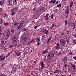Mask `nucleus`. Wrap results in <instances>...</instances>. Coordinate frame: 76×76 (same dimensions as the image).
<instances>
[{
  "instance_id": "f257e3e1",
  "label": "nucleus",
  "mask_w": 76,
  "mask_h": 76,
  "mask_svg": "<svg viewBox=\"0 0 76 76\" xmlns=\"http://www.w3.org/2000/svg\"><path fill=\"white\" fill-rule=\"evenodd\" d=\"M66 41L63 39H61L60 40V43L62 46H65L66 44Z\"/></svg>"
},
{
  "instance_id": "f03ea898",
  "label": "nucleus",
  "mask_w": 76,
  "mask_h": 76,
  "mask_svg": "<svg viewBox=\"0 0 76 76\" xmlns=\"http://www.w3.org/2000/svg\"><path fill=\"white\" fill-rule=\"evenodd\" d=\"M24 23V21H22L21 23V24L20 25H19L17 28V29L18 30V29L21 28L23 25V24Z\"/></svg>"
},
{
  "instance_id": "7ed1b4c3",
  "label": "nucleus",
  "mask_w": 76,
  "mask_h": 76,
  "mask_svg": "<svg viewBox=\"0 0 76 76\" xmlns=\"http://www.w3.org/2000/svg\"><path fill=\"white\" fill-rule=\"evenodd\" d=\"M61 72V71L59 69H57L55 70L54 72L55 74H59Z\"/></svg>"
},
{
  "instance_id": "20e7f679",
  "label": "nucleus",
  "mask_w": 76,
  "mask_h": 76,
  "mask_svg": "<svg viewBox=\"0 0 76 76\" xmlns=\"http://www.w3.org/2000/svg\"><path fill=\"white\" fill-rule=\"evenodd\" d=\"M12 43H14V42H15V41H16V36H15L14 37H13L12 38Z\"/></svg>"
},
{
  "instance_id": "39448f33",
  "label": "nucleus",
  "mask_w": 76,
  "mask_h": 76,
  "mask_svg": "<svg viewBox=\"0 0 76 76\" xmlns=\"http://www.w3.org/2000/svg\"><path fill=\"white\" fill-rule=\"evenodd\" d=\"M40 32H45V34H47L48 33V31H47L45 29H43L42 30L40 31Z\"/></svg>"
},
{
  "instance_id": "423d86ee",
  "label": "nucleus",
  "mask_w": 76,
  "mask_h": 76,
  "mask_svg": "<svg viewBox=\"0 0 76 76\" xmlns=\"http://www.w3.org/2000/svg\"><path fill=\"white\" fill-rule=\"evenodd\" d=\"M4 37L5 38L7 39H9L10 37V36L7 35V34H4Z\"/></svg>"
},
{
  "instance_id": "0eeeda50",
  "label": "nucleus",
  "mask_w": 76,
  "mask_h": 76,
  "mask_svg": "<svg viewBox=\"0 0 76 76\" xmlns=\"http://www.w3.org/2000/svg\"><path fill=\"white\" fill-rule=\"evenodd\" d=\"M18 23L16 22V21H15L13 23V26L14 27H16L17 26Z\"/></svg>"
},
{
  "instance_id": "6e6552de",
  "label": "nucleus",
  "mask_w": 76,
  "mask_h": 76,
  "mask_svg": "<svg viewBox=\"0 0 76 76\" xmlns=\"http://www.w3.org/2000/svg\"><path fill=\"white\" fill-rule=\"evenodd\" d=\"M18 8L15 7V8H14L12 10H11V12H16L17 11H18Z\"/></svg>"
},
{
  "instance_id": "1a4fd4ad",
  "label": "nucleus",
  "mask_w": 76,
  "mask_h": 76,
  "mask_svg": "<svg viewBox=\"0 0 76 76\" xmlns=\"http://www.w3.org/2000/svg\"><path fill=\"white\" fill-rule=\"evenodd\" d=\"M21 54V52H20L18 53H15L16 56H19Z\"/></svg>"
},
{
  "instance_id": "9d476101",
  "label": "nucleus",
  "mask_w": 76,
  "mask_h": 76,
  "mask_svg": "<svg viewBox=\"0 0 76 76\" xmlns=\"http://www.w3.org/2000/svg\"><path fill=\"white\" fill-rule=\"evenodd\" d=\"M62 61L63 62H66L67 61V59L66 57H64L62 58Z\"/></svg>"
},
{
  "instance_id": "9b49d317",
  "label": "nucleus",
  "mask_w": 76,
  "mask_h": 76,
  "mask_svg": "<svg viewBox=\"0 0 76 76\" xmlns=\"http://www.w3.org/2000/svg\"><path fill=\"white\" fill-rule=\"evenodd\" d=\"M4 3V0H1L0 1V5H2Z\"/></svg>"
},
{
  "instance_id": "f8f14e48",
  "label": "nucleus",
  "mask_w": 76,
  "mask_h": 76,
  "mask_svg": "<svg viewBox=\"0 0 76 76\" xmlns=\"http://www.w3.org/2000/svg\"><path fill=\"white\" fill-rule=\"evenodd\" d=\"M0 24L1 25H2L3 24V18H1L0 19Z\"/></svg>"
},
{
  "instance_id": "ddd939ff",
  "label": "nucleus",
  "mask_w": 76,
  "mask_h": 76,
  "mask_svg": "<svg viewBox=\"0 0 76 76\" xmlns=\"http://www.w3.org/2000/svg\"><path fill=\"white\" fill-rule=\"evenodd\" d=\"M40 64L42 68H43L44 66L43 62V61H42L41 62Z\"/></svg>"
},
{
  "instance_id": "4468645a",
  "label": "nucleus",
  "mask_w": 76,
  "mask_h": 76,
  "mask_svg": "<svg viewBox=\"0 0 76 76\" xmlns=\"http://www.w3.org/2000/svg\"><path fill=\"white\" fill-rule=\"evenodd\" d=\"M54 53L53 52H52V53L51 54V56L50 57V58L49 59V60H50V58H53L54 56Z\"/></svg>"
},
{
  "instance_id": "2eb2a0df",
  "label": "nucleus",
  "mask_w": 76,
  "mask_h": 76,
  "mask_svg": "<svg viewBox=\"0 0 76 76\" xmlns=\"http://www.w3.org/2000/svg\"><path fill=\"white\" fill-rule=\"evenodd\" d=\"M9 3L10 4H12L13 3L12 0H9Z\"/></svg>"
},
{
  "instance_id": "dca6fc26",
  "label": "nucleus",
  "mask_w": 76,
  "mask_h": 76,
  "mask_svg": "<svg viewBox=\"0 0 76 76\" xmlns=\"http://www.w3.org/2000/svg\"><path fill=\"white\" fill-rule=\"evenodd\" d=\"M60 45V44L58 43H57V46L56 47V48H55L56 50H57V48H58V47H59Z\"/></svg>"
},
{
  "instance_id": "f3484780",
  "label": "nucleus",
  "mask_w": 76,
  "mask_h": 76,
  "mask_svg": "<svg viewBox=\"0 0 76 76\" xmlns=\"http://www.w3.org/2000/svg\"><path fill=\"white\" fill-rule=\"evenodd\" d=\"M40 39V37H39L36 39V41L37 42H39Z\"/></svg>"
},
{
  "instance_id": "a211bd4d",
  "label": "nucleus",
  "mask_w": 76,
  "mask_h": 76,
  "mask_svg": "<svg viewBox=\"0 0 76 76\" xmlns=\"http://www.w3.org/2000/svg\"><path fill=\"white\" fill-rule=\"evenodd\" d=\"M73 28H76V20H75V24L73 26Z\"/></svg>"
},
{
  "instance_id": "6ab92c4d",
  "label": "nucleus",
  "mask_w": 76,
  "mask_h": 76,
  "mask_svg": "<svg viewBox=\"0 0 76 76\" xmlns=\"http://www.w3.org/2000/svg\"><path fill=\"white\" fill-rule=\"evenodd\" d=\"M47 51H48V49H46L44 51L43 53V54H44V55L45 54Z\"/></svg>"
},
{
  "instance_id": "aec40b11",
  "label": "nucleus",
  "mask_w": 76,
  "mask_h": 76,
  "mask_svg": "<svg viewBox=\"0 0 76 76\" xmlns=\"http://www.w3.org/2000/svg\"><path fill=\"white\" fill-rule=\"evenodd\" d=\"M4 38H2L1 39V42L3 44H4Z\"/></svg>"
},
{
  "instance_id": "412c9836",
  "label": "nucleus",
  "mask_w": 76,
  "mask_h": 76,
  "mask_svg": "<svg viewBox=\"0 0 76 76\" xmlns=\"http://www.w3.org/2000/svg\"><path fill=\"white\" fill-rule=\"evenodd\" d=\"M73 2L72 1L71 2L70 5V7L71 8L73 6Z\"/></svg>"
},
{
  "instance_id": "4be33fe9",
  "label": "nucleus",
  "mask_w": 76,
  "mask_h": 76,
  "mask_svg": "<svg viewBox=\"0 0 76 76\" xmlns=\"http://www.w3.org/2000/svg\"><path fill=\"white\" fill-rule=\"evenodd\" d=\"M42 0H35V1L36 3H37V2L39 3L40 2L42 1Z\"/></svg>"
},
{
  "instance_id": "5701e85b",
  "label": "nucleus",
  "mask_w": 76,
  "mask_h": 76,
  "mask_svg": "<svg viewBox=\"0 0 76 76\" xmlns=\"http://www.w3.org/2000/svg\"><path fill=\"white\" fill-rule=\"evenodd\" d=\"M72 68H73V69L74 70H75L76 69V67L75 66V65H73L72 66Z\"/></svg>"
},
{
  "instance_id": "b1692460",
  "label": "nucleus",
  "mask_w": 76,
  "mask_h": 76,
  "mask_svg": "<svg viewBox=\"0 0 76 76\" xmlns=\"http://www.w3.org/2000/svg\"><path fill=\"white\" fill-rule=\"evenodd\" d=\"M69 11H70L69 10V9H67V10H66V14H69Z\"/></svg>"
},
{
  "instance_id": "393cba45",
  "label": "nucleus",
  "mask_w": 76,
  "mask_h": 76,
  "mask_svg": "<svg viewBox=\"0 0 76 76\" xmlns=\"http://www.w3.org/2000/svg\"><path fill=\"white\" fill-rule=\"evenodd\" d=\"M3 24H4V25H5V26H8V25H9V24H8V23H5L4 22L3 23Z\"/></svg>"
},
{
  "instance_id": "a878e982",
  "label": "nucleus",
  "mask_w": 76,
  "mask_h": 76,
  "mask_svg": "<svg viewBox=\"0 0 76 76\" xmlns=\"http://www.w3.org/2000/svg\"><path fill=\"white\" fill-rule=\"evenodd\" d=\"M9 48H12L13 47V45H10L9 46Z\"/></svg>"
},
{
  "instance_id": "bb28decb",
  "label": "nucleus",
  "mask_w": 76,
  "mask_h": 76,
  "mask_svg": "<svg viewBox=\"0 0 76 76\" xmlns=\"http://www.w3.org/2000/svg\"><path fill=\"white\" fill-rule=\"evenodd\" d=\"M54 27V25L53 24H52L51 26V27L50 29H52Z\"/></svg>"
},
{
  "instance_id": "cd10ccee",
  "label": "nucleus",
  "mask_w": 76,
  "mask_h": 76,
  "mask_svg": "<svg viewBox=\"0 0 76 76\" xmlns=\"http://www.w3.org/2000/svg\"><path fill=\"white\" fill-rule=\"evenodd\" d=\"M7 34L8 35L10 36V31H8L7 33Z\"/></svg>"
},
{
  "instance_id": "c85d7f7f",
  "label": "nucleus",
  "mask_w": 76,
  "mask_h": 76,
  "mask_svg": "<svg viewBox=\"0 0 76 76\" xmlns=\"http://www.w3.org/2000/svg\"><path fill=\"white\" fill-rule=\"evenodd\" d=\"M39 12H39V10H37L36 11V14H39Z\"/></svg>"
},
{
  "instance_id": "c756f323",
  "label": "nucleus",
  "mask_w": 76,
  "mask_h": 76,
  "mask_svg": "<svg viewBox=\"0 0 76 76\" xmlns=\"http://www.w3.org/2000/svg\"><path fill=\"white\" fill-rule=\"evenodd\" d=\"M66 42H67V43H69L70 42V41L68 39H67L66 40Z\"/></svg>"
},
{
  "instance_id": "7c9ffc66",
  "label": "nucleus",
  "mask_w": 76,
  "mask_h": 76,
  "mask_svg": "<svg viewBox=\"0 0 76 76\" xmlns=\"http://www.w3.org/2000/svg\"><path fill=\"white\" fill-rule=\"evenodd\" d=\"M68 22L67 20H66L65 21V24L66 25L67 24H68Z\"/></svg>"
},
{
  "instance_id": "2f4dec72",
  "label": "nucleus",
  "mask_w": 76,
  "mask_h": 76,
  "mask_svg": "<svg viewBox=\"0 0 76 76\" xmlns=\"http://www.w3.org/2000/svg\"><path fill=\"white\" fill-rule=\"evenodd\" d=\"M52 4H54L56 2V1L55 0H52Z\"/></svg>"
},
{
  "instance_id": "473e14b6",
  "label": "nucleus",
  "mask_w": 76,
  "mask_h": 76,
  "mask_svg": "<svg viewBox=\"0 0 76 76\" xmlns=\"http://www.w3.org/2000/svg\"><path fill=\"white\" fill-rule=\"evenodd\" d=\"M72 36H73L75 38H76V34H72Z\"/></svg>"
},
{
  "instance_id": "72a5a7b5",
  "label": "nucleus",
  "mask_w": 76,
  "mask_h": 76,
  "mask_svg": "<svg viewBox=\"0 0 76 76\" xmlns=\"http://www.w3.org/2000/svg\"><path fill=\"white\" fill-rule=\"evenodd\" d=\"M73 43H75V44H76V40H73Z\"/></svg>"
},
{
  "instance_id": "f704fd0d",
  "label": "nucleus",
  "mask_w": 76,
  "mask_h": 76,
  "mask_svg": "<svg viewBox=\"0 0 76 76\" xmlns=\"http://www.w3.org/2000/svg\"><path fill=\"white\" fill-rule=\"evenodd\" d=\"M5 66V63H3L2 64V67H4Z\"/></svg>"
},
{
  "instance_id": "c9c22d12",
  "label": "nucleus",
  "mask_w": 76,
  "mask_h": 76,
  "mask_svg": "<svg viewBox=\"0 0 76 76\" xmlns=\"http://www.w3.org/2000/svg\"><path fill=\"white\" fill-rule=\"evenodd\" d=\"M16 1V0H13V3L14 4L15 3Z\"/></svg>"
},
{
  "instance_id": "e433bc0d",
  "label": "nucleus",
  "mask_w": 76,
  "mask_h": 76,
  "mask_svg": "<svg viewBox=\"0 0 76 76\" xmlns=\"http://www.w3.org/2000/svg\"><path fill=\"white\" fill-rule=\"evenodd\" d=\"M45 38V36H42V39H44V38Z\"/></svg>"
},
{
  "instance_id": "4c0bfd02",
  "label": "nucleus",
  "mask_w": 76,
  "mask_h": 76,
  "mask_svg": "<svg viewBox=\"0 0 76 76\" xmlns=\"http://www.w3.org/2000/svg\"><path fill=\"white\" fill-rule=\"evenodd\" d=\"M52 39V38L50 37V38H49V39H48V41H51V39Z\"/></svg>"
},
{
  "instance_id": "58836bf2",
  "label": "nucleus",
  "mask_w": 76,
  "mask_h": 76,
  "mask_svg": "<svg viewBox=\"0 0 76 76\" xmlns=\"http://www.w3.org/2000/svg\"><path fill=\"white\" fill-rule=\"evenodd\" d=\"M4 57L2 58H0V60L1 61H3V60H4Z\"/></svg>"
},
{
  "instance_id": "ea45409f",
  "label": "nucleus",
  "mask_w": 76,
  "mask_h": 76,
  "mask_svg": "<svg viewBox=\"0 0 76 76\" xmlns=\"http://www.w3.org/2000/svg\"><path fill=\"white\" fill-rule=\"evenodd\" d=\"M0 76H6V75H3L2 74H0Z\"/></svg>"
},
{
  "instance_id": "a19ab883",
  "label": "nucleus",
  "mask_w": 76,
  "mask_h": 76,
  "mask_svg": "<svg viewBox=\"0 0 76 76\" xmlns=\"http://www.w3.org/2000/svg\"><path fill=\"white\" fill-rule=\"evenodd\" d=\"M49 17H47V18H45V19L46 20H48L49 19Z\"/></svg>"
},
{
  "instance_id": "79ce46f5",
  "label": "nucleus",
  "mask_w": 76,
  "mask_h": 76,
  "mask_svg": "<svg viewBox=\"0 0 76 76\" xmlns=\"http://www.w3.org/2000/svg\"><path fill=\"white\" fill-rule=\"evenodd\" d=\"M69 32H70V31H69H69H67V34H68V35H69Z\"/></svg>"
},
{
  "instance_id": "37998d69",
  "label": "nucleus",
  "mask_w": 76,
  "mask_h": 76,
  "mask_svg": "<svg viewBox=\"0 0 76 76\" xmlns=\"http://www.w3.org/2000/svg\"><path fill=\"white\" fill-rule=\"evenodd\" d=\"M3 55L2 54H1L0 56V59L1 58H2V57H3Z\"/></svg>"
},
{
  "instance_id": "c03bdc74",
  "label": "nucleus",
  "mask_w": 76,
  "mask_h": 76,
  "mask_svg": "<svg viewBox=\"0 0 76 76\" xmlns=\"http://www.w3.org/2000/svg\"><path fill=\"white\" fill-rule=\"evenodd\" d=\"M49 14L48 13V14H47L46 15V16H45V17L46 18L47 17H48V15H49Z\"/></svg>"
},
{
  "instance_id": "a18cd8bd",
  "label": "nucleus",
  "mask_w": 76,
  "mask_h": 76,
  "mask_svg": "<svg viewBox=\"0 0 76 76\" xmlns=\"http://www.w3.org/2000/svg\"><path fill=\"white\" fill-rule=\"evenodd\" d=\"M1 32V26H0V32Z\"/></svg>"
},
{
  "instance_id": "49530a36",
  "label": "nucleus",
  "mask_w": 76,
  "mask_h": 76,
  "mask_svg": "<svg viewBox=\"0 0 76 76\" xmlns=\"http://www.w3.org/2000/svg\"><path fill=\"white\" fill-rule=\"evenodd\" d=\"M54 16V15L53 14H52L51 15V18H53Z\"/></svg>"
},
{
  "instance_id": "de8ad7c7",
  "label": "nucleus",
  "mask_w": 76,
  "mask_h": 76,
  "mask_svg": "<svg viewBox=\"0 0 76 76\" xmlns=\"http://www.w3.org/2000/svg\"><path fill=\"white\" fill-rule=\"evenodd\" d=\"M13 72H16V70L13 69Z\"/></svg>"
},
{
  "instance_id": "09e8293b",
  "label": "nucleus",
  "mask_w": 76,
  "mask_h": 76,
  "mask_svg": "<svg viewBox=\"0 0 76 76\" xmlns=\"http://www.w3.org/2000/svg\"><path fill=\"white\" fill-rule=\"evenodd\" d=\"M33 11H35L36 10V8H34L33 9Z\"/></svg>"
},
{
  "instance_id": "8fccbe9b",
  "label": "nucleus",
  "mask_w": 76,
  "mask_h": 76,
  "mask_svg": "<svg viewBox=\"0 0 76 76\" xmlns=\"http://www.w3.org/2000/svg\"><path fill=\"white\" fill-rule=\"evenodd\" d=\"M14 32H15V31L14 30H12L11 31V32H12V33H14Z\"/></svg>"
},
{
  "instance_id": "3c124183",
  "label": "nucleus",
  "mask_w": 76,
  "mask_h": 76,
  "mask_svg": "<svg viewBox=\"0 0 76 76\" xmlns=\"http://www.w3.org/2000/svg\"><path fill=\"white\" fill-rule=\"evenodd\" d=\"M10 53H9L7 55V57H9V56H10Z\"/></svg>"
},
{
  "instance_id": "603ef678",
  "label": "nucleus",
  "mask_w": 76,
  "mask_h": 76,
  "mask_svg": "<svg viewBox=\"0 0 76 76\" xmlns=\"http://www.w3.org/2000/svg\"><path fill=\"white\" fill-rule=\"evenodd\" d=\"M64 33H62L61 35L62 36L64 35Z\"/></svg>"
},
{
  "instance_id": "864d4df0",
  "label": "nucleus",
  "mask_w": 76,
  "mask_h": 76,
  "mask_svg": "<svg viewBox=\"0 0 76 76\" xmlns=\"http://www.w3.org/2000/svg\"><path fill=\"white\" fill-rule=\"evenodd\" d=\"M40 42H38V43H37V45H39L40 44Z\"/></svg>"
},
{
  "instance_id": "5fc2aeb1",
  "label": "nucleus",
  "mask_w": 76,
  "mask_h": 76,
  "mask_svg": "<svg viewBox=\"0 0 76 76\" xmlns=\"http://www.w3.org/2000/svg\"><path fill=\"white\" fill-rule=\"evenodd\" d=\"M17 69L16 68V67H15L13 69L16 70Z\"/></svg>"
},
{
  "instance_id": "6e6d98bb",
  "label": "nucleus",
  "mask_w": 76,
  "mask_h": 76,
  "mask_svg": "<svg viewBox=\"0 0 76 76\" xmlns=\"http://www.w3.org/2000/svg\"><path fill=\"white\" fill-rule=\"evenodd\" d=\"M6 14H4V17H6Z\"/></svg>"
},
{
  "instance_id": "4d7b16f0",
  "label": "nucleus",
  "mask_w": 76,
  "mask_h": 76,
  "mask_svg": "<svg viewBox=\"0 0 76 76\" xmlns=\"http://www.w3.org/2000/svg\"><path fill=\"white\" fill-rule=\"evenodd\" d=\"M60 48L59 47H58L57 48V50H59L60 49Z\"/></svg>"
},
{
  "instance_id": "13d9d810",
  "label": "nucleus",
  "mask_w": 76,
  "mask_h": 76,
  "mask_svg": "<svg viewBox=\"0 0 76 76\" xmlns=\"http://www.w3.org/2000/svg\"><path fill=\"white\" fill-rule=\"evenodd\" d=\"M4 50H7V48H4Z\"/></svg>"
},
{
  "instance_id": "bf43d9fd",
  "label": "nucleus",
  "mask_w": 76,
  "mask_h": 76,
  "mask_svg": "<svg viewBox=\"0 0 76 76\" xmlns=\"http://www.w3.org/2000/svg\"><path fill=\"white\" fill-rule=\"evenodd\" d=\"M69 54L70 55H73L72 53V52H71Z\"/></svg>"
},
{
  "instance_id": "052dcab7",
  "label": "nucleus",
  "mask_w": 76,
  "mask_h": 76,
  "mask_svg": "<svg viewBox=\"0 0 76 76\" xmlns=\"http://www.w3.org/2000/svg\"><path fill=\"white\" fill-rule=\"evenodd\" d=\"M74 58V59H75V60H76V56H75Z\"/></svg>"
},
{
  "instance_id": "680f3d73",
  "label": "nucleus",
  "mask_w": 76,
  "mask_h": 76,
  "mask_svg": "<svg viewBox=\"0 0 76 76\" xmlns=\"http://www.w3.org/2000/svg\"><path fill=\"white\" fill-rule=\"evenodd\" d=\"M37 28V26H35L34 27V28L35 29Z\"/></svg>"
},
{
  "instance_id": "e2e57ef3",
  "label": "nucleus",
  "mask_w": 76,
  "mask_h": 76,
  "mask_svg": "<svg viewBox=\"0 0 76 76\" xmlns=\"http://www.w3.org/2000/svg\"><path fill=\"white\" fill-rule=\"evenodd\" d=\"M58 1H57V2H56V4H58Z\"/></svg>"
},
{
  "instance_id": "0e129e2a",
  "label": "nucleus",
  "mask_w": 76,
  "mask_h": 76,
  "mask_svg": "<svg viewBox=\"0 0 76 76\" xmlns=\"http://www.w3.org/2000/svg\"><path fill=\"white\" fill-rule=\"evenodd\" d=\"M12 15H14V14H15V13L14 12H12Z\"/></svg>"
},
{
  "instance_id": "69168bd1",
  "label": "nucleus",
  "mask_w": 76,
  "mask_h": 76,
  "mask_svg": "<svg viewBox=\"0 0 76 76\" xmlns=\"http://www.w3.org/2000/svg\"><path fill=\"white\" fill-rule=\"evenodd\" d=\"M50 53H49L48 55V57H50Z\"/></svg>"
},
{
  "instance_id": "338daca9",
  "label": "nucleus",
  "mask_w": 76,
  "mask_h": 76,
  "mask_svg": "<svg viewBox=\"0 0 76 76\" xmlns=\"http://www.w3.org/2000/svg\"><path fill=\"white\" fill-rule=\"evenodd\" d=\"M26 31V28H25V29H24L23 30V31Z\"/></svg>"
},
{
  "instance_id": "774afa93",
  "label": "nucleus",
  "mask_w": 76,
  "mask_h": 76,
  "mask_svg": "<svg viewBox=\"0 0 76 76\" xmlns=\"http://www.w3.org/2000/svg\"><path fill=\"white\" fill-rule=\"evenodd\" d=\"M61 4H60L59 6L60 7H61Z\"/></svg>"
}]
</instances>
